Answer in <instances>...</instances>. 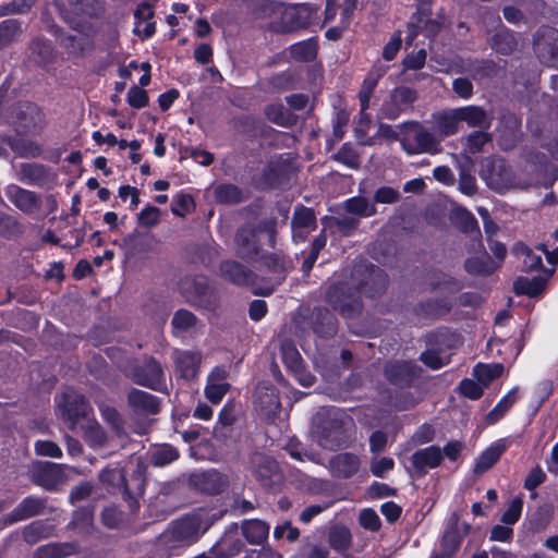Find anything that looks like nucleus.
Listing matches in <instances>:
<instances>
[{
    "label": "nucleus",
    "instance_id": "obj_1",
    "mask_svg": "<svg viewBox=\"0 0 558 558\" xmlns=\"http://www.w3.org/2000/svg\"><path fill=\"white\" fill-rule=\"evenodd\" d=\"M424 373V368L413 360H389L383 368V375L387 383L400 390L416 387ZM391 405L397 411H405L414 408L416 400L412 392L401 391L395 395Z\"/></svg>",
    "mask_w": 558,
    "mask_h": 558
},
{
    "label": "nucleus",
    "instance_id": "obj_2",
    "mask_svg": "<svg viewBox=\"0 0 558 558\" xmlns=\"http://www.w3.org/2000/svg\"><path fill=\"white\" fill-rule=\"evenodd\" d=\"M268 238V246L275 247L277 236V220L269 218L255 225H244L235 233V254L244 262H257L262 255L260 234Z\"/></svg>",
    "mask_w": 558,
    "mask_h": 558
},
{
    "label": "nucleus",
    "instance_id": "obj_3",
    "mask_svg": "<svg viewBox=\"0 0 558 558\" xmlns=\"http://www.w3.org/2000/svg\"><path fill=\"white\" fill-rule=\"evenodd\" d=\"M391 138L399 140L401 148L409 155L437 154L440 151V143L433 133L427 131L420 122L405 124L404 131L398 137L396 133Z\"/></svg>",
    "mask_w": 558,
    "mask_h": 558
},
{
    "label": "nucleus",
    "instance_id": "obj_4",
    "mask_svg": "<svg viewBox=\"0 0 558 558\" xmlns=\"http://www.w3.org/2000/svg\"><path fill=\"white\" fill-rule=\"evenodd\" d=\"M351 279L355 283L357 292L369 299L383 295L389 283L386 271L371 263L355 264L351 270Z\"/></svg>",
    "mask_w": 558,
    "mask_h": 558
},
{
    "label": "nucleus",
    "instance_id": "obj_5",
    "mask_svg": "<svg viewBox=\"0 0 558 558\" xmlns=\"http://www.w3.org/2000/svg\"><path fill=\"white\" fill-rule=\"evenodd\" d=\"M316 432L319 444L326 449L336 450L348 445L344 422L336 411H324L317 414Z\"/></svg>",
    "mask_w": 558,
    "mask_h": 558
},
{
    "label": "nucleus",
    "instance_id": "obj_6",
    "mask_svg": "<svg viewBox=\"0 0 558 558\" xmlns=\"http://www.w3.org/2000/svg\"><path fill=\"white\" fill-rule=\"evenodd\" d=\"M294 166L288 154H280L270 159L263 168L257 183L262 190H281L290 185Z\"/></svg>",
    "mask_w": 558,
    "mask_h": 558
},
{
    "label": "nucleus",
    "instance_id": "obj_7",
    "mask_svg": "<svg viewBox=\"0 0 558 558\" xmlns=\"http://www.w3.org/2000/svg\"><path fill=\"white\" fill-rule=\"evenodd\" d=\"M125 375L135 385L154 391L161 392L167 389L165 371L154 356H145L143 363L130 365Z\"/></svg>",
    "mask_w": 558,
    "mask_h": 558
},
{
    "label": "nucleus",
    "instance_id": "obj_8",
    "mask_svg": "<svg viewBox=\"0 0 558 558\" xmlns=\"http://www.w3.org/2000/svg\"><path fill=\"white\" fill-rule=\"evenodd\" d=\"M326 302L343 318H355L363 310V302L345 282H333L326 291Z\"/></svg>",
    "mask_w": 558,
    "mask_h": 558
},
{
    "label": "nucleus",
    "instance_id": "obj_9",
    "mask_svg": "<svg viewBox=\"0 0 558 558\" xmlns=\"http://www.w3.org/2000/svg\"><path fill=\"white\" fill-rule=\"evenodd\" d=\"M182 284L185 296L193 306L210 312L218 307V299L206 276L194 275L185 277Z\"/></svg>",
    "mask_w": 558,
    "mask_h": 558
},
{
    "label": "nucleus",
    "instance_id": "obj_10",
    "mask_svg": "<svg viewBox=\"0 0 558 558\" xmlns=\"http://www.w3.org/2000/svg\"><path fill=\"white\" fill-rule=\"evenodd\" d=\"M533 51L538 61L558 70V29L548 25L539 26L533 34Z\"/></svg>",
    "mask_w": 558,
    "mask_h": 558
},
{
    "label": "nucleus",
    "instance_id": "obj_11",
    "mask_svg": "<svg viewBox=\"0 0 558 558\" xmlns=\"http://www.w3.org/2000/svg\"><path fill=\"white\" fill-rule=\"evenodd\" d=\"M21 107H0V114H10L11 121H8L17 135L37 134L45 124V116L41 107H26V111L16 110Z\"/></svg>",
    "mask_w": 558,
    "mask_h": 558
},
{
    "label": "nucleus",
    "instance_id": "obj_12",
    "mask_svg": "<svg viewBox=\"0 0 558 558\" xmlns=\"http://www.w3.org/2000/svg\"><path fill=\"white\" fill-rule=\"evenodd\" d=\"M58 410L60 416L71 429L75 428L81 420L86 418L93 412L88 399L75 390L62 393L61 400L58 402Z\"/></svg>",
    "mask_w": 558,
    "mask_h": 558
},
{
    "label": "nucleus",
    "instance_id": "obj_13",
    "mask_svg": "<svg viewBox=\"0 0 558 558\" xmlns=\"http://www.w3.org/2000/svg\"><path fill=\"white\" fill-rule=\"evenodd\" d=\"M453 306L449 295L429 296L417 301L412 306V314L418 323H433L449 315Z\"/></svg>",
    "mask_w": 558,
    "mask_h": 558
},
{
    "label": "nucleus",
    "instance_id": "obj_14",
    "mask_svg": "<svg viewBox=\"0 0 558 558\" xmlns=\"http://www.w3.org/2000/svg\"><path fill=\"white\" fill-rule=\"evenodd\" d=\"M121 493L122 499L128 504L130 511L136 513L140 509L138 499L146 489V466L138 463L131 472L125 473Z\"/></svg>",
    "mask_w": 558,
    "mask_h": 558
},
{
    "label": "nucleus",
    "instance_id": "obj_15",
    "mask_svg": "<svg viewBox=\"0 0 558 558\" xmlns=\"http://www.w3.org/2000/svg\"><path fill=\"white\" fill-rule=\"evenodd\" d=\"M313 14L314 9L305 3L287 7L282 4L277 31L280 33H291L307 28L312 23Z\"/></svg>",
    "mask_w": 558,
    "mask_h": 558
},
{
    "label": "nucleus",
    "instance_id": "obj_16",
    "mask_svg": "<svg viewBox=\"0 0 558 558\" xmlns=\"http://www.w3.org/2000/svg\"><path fill=\"white\" fill-rule=\"evenodd\" d=\"M135 513H125L118 506L110 505L102 509L100 519L101 523L111 530H119L125 535H135L144 532L149 523L133 526L132 520Z\"/></svg>",
    "mask_w": 558,
    "mask_h": 558
},
{
    "label": "nucleus",
    "instance_id": "obj_17",
    "mask_svg": "<svg viewBox=\"0 0 558 558\" xmlns=\"http://www.w3.org/2000/svg\"><path fill=\"white\" fill-rule=\"evenodd\" d=\"M361 466L362 460L359 454L344 451L331 456L327 469L332 478L343 481L357 475Z\"/></svg>",
    "mask_w": 558,
    "mask_h": 558
},
{
    "label": "nucleus",
    "instance_id": "obj_18",
    "mask_svg": "<svg viewBox=\"0 0 558 558\" xmlns=\"http://www.w3.org/2000/svg\"><path fill=\"white\" fill-rule=\"evenodd\" d=\"M190 486L199 493L216 496L225 492L228 486L227 477L216 470L192 473L189 477Z\"/></svg>",
    "mask_w": 558,
    "mask_h": 558
},
{
    "label": "nucleus",
    "instance_id": "obj_19",
    "mask_svg": "<svg viewBox=\"0 0 558 558\" xmlns=\"http://www.w3.org/2000/svg\"><path fill=\"white\" fill-rule=\"evenodd\" d=\"M258 260L271 274V280L275 286L281 284L294 268L292 258L282 251L262 254Z\"/></svg>",
    "mask_w": 558,
    "mask_h": 558
},
{
    "label": "nucleus",
    "instance_id": "obj_20",
    "mask_svg": "<svg viewBox=\"0 0 558 558\" xmlns=\"http://www.w3.org/2000/svg\"><path fill=\"white\" fill-rule=\"evenodd\" d=\"M219 275L223 280L238 287L253 286L258 277L253 270L233 259L220 263Z\"/></svg>",
    "mask_w": 558,
    "mask_h": 558
},
{
    "label": "nucleus",
    "instance_id": "obj_21",
    "mask_svg": "<svg viewBox=\"0 0 558 558\" xmlns=\"http://www.w3.org/2000/svg\"><path fill=\"white\" fill-rule=\"evenodd\" d=\"M17 180L26 185L44 187L49 185L54 174L51 169L38 162H23L20 165L17 173Z\"/></svg>",
    "mask_w": 558,
    "mask_h": 558
},
{
    "label": "nucleus",
    "instance_id": "obj_22",
    "mask_svg": "<svg viewBox=\"0 0 558 558\" xmlns=\"http://www.w3.org/2000/svg\"><path fill=\"white\" fill-rule=\"evenodd\" d=\"M254 476L259 485L267 490L277 489L282 481L279 464L267 456L262 457L255 464Z\"/></svg>",
    "mask_w": 558,
    "mask_h": 558
},
{
    "label": "nucleus",
    "instance_id": "obj_23",
    "mask_svg": "<svg viewBox=\"0 0 558 558\" xmlns=\"http://www.w3.org/2000/svg\"><path fill=\"white\" fill-rule=\"evenodd\" d=\"M310 326L313 332L322 339H330L338 331V320L335 314L326 307L316 306L312 310Z\"/></svg>",
    "mask_w": 558,
    "mask_h": 558
},
{
    "label": "nucleus",
    "instance_id": "obj_24",
    "mask_svg": "<svg viewBox=\"0 0 558 558\" xmlns=\"http://www.w3.org/2000/svg\"><path fill=\"white\" fill-rule=\"evenodd\" d=\"M5 194L9 201L24 214L32 215L41 208L40 196L34 191L12 184L8 186Z\"/></svg>",
    "mask_w": 558,
    "mask_h": 558
},
{
    "label": "nucleus",
    "instance_id": "obj_25",
    "mask_svg": "<svg viewBox=\"0 0 558 558\" xmlns=\"http://www.w3.org/2000/svg\"><path fill=\"white\" fill-rule=\"evenodd\" d=\"M442 463V452L438 446L418 449L411 456V464L417 477L427 474L428 469H436Z\"/></svg>",
    "mask_w": 558,
    "mask_h": 558
},
{
    "label": "nucleus",
    "instance_id": "obj_26",
    "mask_svg": "<svg viewBox=\"0 0 558 558\" xmlns=\"http://www.w3.org/2000/svg\"><path fill=\"white\" fill-rule=\"evenodd\" d=\"M255 407L267 420H274L281 410L280 393L274 385L264 386L257 392Z\"/></svg>",
    "mask_w": 558,
    "mask_h": 558
},
{
    "label": "nucleus",
    "instance_id": "obj_27",
    "mask_svg": "<svg viewBox=\"0 0 558 558\" xmlns=\"http://www.w3.org/2000/svg\"><path fill=\"white\" fill-rule=\"evenodd\" d=\"M460 336L451 328L440 326L428 331L424 337L426 348H432L442 354L458 347Z\"/></svg>",
    "mask_w": 558,
    "mask_h": 558
},
{
    "label": "nucleus",
    "instance_id": "obj_28",
    "mask_svg": "<svg viewBox=\"0 0 558 558\" xmlns=\"http://www.w3.org/2000/svg\"><path fill=\"white\" fill-rule=\"evenodd\" d=\"M128 404L141 415H155L160 411V399L147 391L132 388L128 393Z\"/></svg>",
    "mask_w": 558,
    "mask_h": 558
},
{
    "label": "nucleus",
    "instance_id": "obj_29",
    "mask_svg": "<svg viewBox=\"0 0 558 558\" xmlns=\"http://www.w3.org/2000/svg\"><path fill=\"white\" fill-rule=\"evenodd\" d=\"M63 480V469L57 463L45 462L34 472V483L49 492L56 490Z\"/></svg>",
    "mask_w": 558,
    "mask_h": 558
},
{
    "label": "nucleus",
    "instance_id": "obj_30",
    "mask_svg": "<svg viewBox=\"0 0 558 558\" xmlns=\"http://www.w3.org/2000/svg\"><path fill=\"white\" fill-rule=\"evenodd\" d=\"M81 553L78 542H51L38 546L33 558H66Z\"/></svg>",
    "mask_w": 558,
    "mask_h": 558
},
{
    "label": "nucleus",
    "instance_id": "obj_31",
    "mask_svg": "<svg viewBox=\"0 0 558 558\" xmlns=\"http://www.w3.org/2000/svg\"><path fill=\"white\" fill-rule=\"evenodd\" d=\"M202 363V354L197 351H182L174 364L178 375L185 380L196 378Z\"/></svg>",
    "mask_w": 558,
    "mask_h": 558
},
{
    "label": "nucleus",
    "instance_id": "obj_32",
    "mask_svg": "<svg viewBox=\"0 0 558 558\" xmlns=\"http://www.w3.org/2000/svg\"><path fill=\"white\" fill-rule=\"evenodd\" d=\"M489 47L497 53L510 56L518 48V40L510 29L500 26L488 38Z\"/></svg>",
    "mask_w": 558,
    "mask_h": 558
},
{
    "label": "nucleus",
    "instance_id": "obj_33",
    "mask_svg": "<svg viewBox=\"0 0 558 558\" xmlns=\"http://www.w3.org/2000/svg\"><path fill=\"white\" fill-rule=\"evenodd\" d=\"M427 287L430 292H437L440 289L449 293H457L463 289V282L453 276L440 270L433 269L427 274Z\"/></svg>",
    "mask_w": 558,
    "mask_h": 558
},
{
    "label": "nucleus",
    "instance_id": "obj_34",
    "mask_svg": "<svg viewBox=\"0 0 558 558\" xmlns=\"http://www.w3.org/2000/svg\"><path fill=\"white\" fill-rule=\"evenodd\" d=\"M28 62L37 66L51 63L56 58L52 46L45 39L36 37L28 44Z\"/></svg>",
    "mask_w": 558,
    "mask_h": 558
},
{
    "label": "nucleus",
    "instance_id": "obj_35",
    "mask_svg": "<svg viewBox=\"0 0 558 558\" xmlns=\"http://www.w3.org/2000/svg\"><path fill=\"white\" fill-rule=\"evenodd\" d=\"M241 530L247 543L262 545L268 538L270 526L259 519H246L242 521Z\"/></svg>",
    "mask_w": 558,
    "mask_h": 558
},
{
    "label": "nucleus",
    "instance_id": "obj_36",
    "mask_svg": "<svg viewBox=\"0 0 558 558\" xmlns=\"http://www.w3.org/2000/svg\"><path fill=\"white\" fill-rule=\"evenodd\" d=\"M488 181L489 186L498 192L510 187L513 182L511 167L502 159L494 162L489 169Z\"/></svg>",
    "mask_w": 558,
    "mask_h": 558
},
{
    "label": "nucleus",
    "instance_id": "obj_37",
    "mask_svg": "<svg viewBox=\"0 0 558 558\" xmlns=\"http://www.w3.org/2000/svg\"><path fill=\"white\" fill-rule=\"evenodd\" d=\"M46 499L36 496L25 497L12 511L15 521H24L44 512Z\"/></svg>",
    "mask_w": 558,
    "mask_h": 558
},
{
    "label": "nucleus",
    "instance_id": "obj_38",
    "mask_svg": "<svg viewBox=\"0 0 558 558\" xmlns=\"http://www.w3.org/2000/svg\"><path fill=\"white\" fill-rule=\"evenodd\" d=\"M330 547L344 558H352L349 550L352 546V534L345 525L335 526L329 531Z\"/></svg>",
    "mask_w": 558,
    "mask_h": 558
},
{
    "label": "nucleus",
    "instance_id": "obj_39",
    "mask_svg": "<svg viewBox=\"0 0 558 558\" xmlns=\"http://www.w3.org/2000/svg\"><path fill=\"white\" fill-rule=\"evenodd\" d=\"M500 264H496L493 258L485 252L478 256H472L464 260V269L472 276H490Z\"/></svg>",
    "mask_w": 558,
    "mask_h": 558
},
{
    "label": "nucleus",
    "instance_id": "obj_40",
    "mask_svg": "<svg viewBox=\"0 0 558 558\" xmlns=\"http://www.w3.org/2000/svg\"><path fill=\"white\" fill-rule=\"evenodd\" d=\"M546 287V279L539 276L527 278L519 276L513 282V291L517 295H526L529 298L539 296Z\"/></svg>",
    "mask_w": 558,
    "mask_h": 558
},
{
    "label": "nucleus",
    "instance_id": "obj_41",
    "mask_svg": "<svg viewBox=\"0 0 558 558\" xmlns=\"http://www.w3.org/2000/svg\"><path fill=\"white\" fill-rule=\"evenodd\" d=\"M506 451V445L500 441L493 444L485 449L476 459L474 465L475 474H483L492 469L500 459L502 453Z\"/></svg>",
    "mask_w": 558,
    "mask_h": 558
},
{
    "label": "nucleus",
    "instance_id": "obj_42",
    "mask_svg": "<svg viewBox=\"0 0 558 558\" xmlns=\"http://www.w3.org/2000/svg\"><path fill=\"white\" fill-rule=\"evenodd\" d=\"M265 113L267 118L284 128H291L298 124L299 116L295 113L296 110H302L305 107H265Z\"/></svg>",
    "mask_w": 558,
    "mask_h": 558
},
{
    "label": "nucleus",
    "instance_id": "obj_43",
    "mask_svg": "<svg viewBox=\"0 0 558 558\" xmlns=\"http://www.w3.org/2000/svg\"><path fill=\"white\" fill-rule=\"evenodd\" d=\"M291 226L294 236L299 234V230H305L306 233L315 230L317 228V220L314 209L303 205L298 206L294 209Z\"/></svg>",
    "mask_w": 558,
    "mask_h": 558
},
{
    "label": "nucleus",
    "instance_id": "obj_44",
    "mask_svg": "<svg viewBox=\"0 0 558 558\" xmlns=\"http://www.w3.org/2000/svg\"><path fill=\"white\" fill-rule=\"evenodd\" d=\"M23 23L17 19H5L0 21V51L17 41L23 35Z\"/></svg>",
    "mask_w": 558,
    "mask_h": 558
},
{
    "label": "nucleus",
    "instance_id": "obj_45",
    "mask_svg": "<svg viewBox=\"0 0 558 558\" xmlns=\"http://www.w3.org/2000/svg\"><path fill=\"white\" fill-rule=\"evenodd\" d=\"M518 401V387L510 389L497 404L486 414L485 421L488 425L498 423L512 405Z\"/></svg>",
    "mask_w": 558,
    "mask_h": 558
},
{
    "label": "nucleus",
    "instance_id": "obj_46",
    "mask_svg": "<svg viewBox=\"0 0 558 558\" xmlns=\"http://www.w3.org/2000/svg\"><path fill=\"white\" fill-rule=\"evenodd\" d=\"M126 470L121 466H106L99 474L100 482L108 487V492L120 494L125 478Z\"/></svg>",
    "mask_w": 558,
    "mask_h": 558
},
{
    "label": "nucleus",
    "instance_id": "obj_47",
    "mask_svg": "<svg viewBox=\"0 0 558 558\" xmlns=\"http://www.w3.org/2000/svg\"><path fill=\"white\" fill-rule=\"evenodd\" d=\"M506 64V60H504V65H500L493 60L485 59L472 63L470 71L474 80L493 78L505 72Z\"/></svg>",
    "mask_w": 558,
    "mask_h": 558
},
{
    "label": "nucleus",
    "instance_id": "obj_48",
    "mask_svg": "<svg viewBox=\"0 0 558 558\" xmlns=\"http://www.w3.org/2000/svg\"><path fill=\"white\" fill-rule=\"evenodd\" d=\"M214 196L221 205H238L244 201L242 189L233 183L218 184L214 190Z\"/></svg>",
    "mask_w": 558,
    "mask_h": 558
},
{
    "label": "nucleus",
    "instance_id": "obj_49",
    "mask_svg": "<svg viewBox=\"0 0 558 558\" xmlns=\"http://www.w3.org/2000/svg\"><path fill=\"white\" fill-rule=\"evenodd\" d=\"M179 458V450L170 444L159 445L149 453L150 464L157 468L169 465Z\"/></svg>",
    "mask_w": 558,
    "mask_h": 558
},
{
    "label": "nucleus",
    "instance_id": "obj_50",
    "mask_svg": "<svg viewBox=\"0 0 558 558\" xmlns=\"http://www.w3.org/2000/svg\"><path fill=\"white\" fill-rule=\"evenodd\" d=\"M318 44L315 38L294 44L290 47V56L299 62H312L317 58Z\"/></svg>",
    "mask_w": 558,
    "mask_h": 558
},
{
    "label": "nucleus",
    "instance_id": "obj_51",
    "mask_svg": "<svg viewBox=\"0 0 558 558\" xmlns=\"http://www.w3.org/2000/svg\"><path fill=\"white\" fill-rule=\"evenodd\" d=\"M199 522L195 518H182L172 523L171 533L178 541H187L198 534Z\"/></svg>",
    "mask_w": 558,
    "mask_h": 558
},
{
    "label": "nucleus",
    "instance_id": "obj_52",
    "mask_svg": "<svg viewBox=\"0 0 558 558\" xmlns=\"http://www.w3.org/2000/svg\"><path fill=\"white\" fill-rule=\"evenodd\" d=\"M504 371L505 366L501 363H477L473 368V375L482 386L487 387L493 380L501 377Z\"/></svg>",
    "mask_w": 558,
    "mask_h": 558
},
{
    "label": "nucleus",
    "instance_id": "obj_53",
    "mask_svg": "<svg viewBox=\"0 0 558 558\" xmlns=\"http://www.w3.org/2000/svg\"><path fill=\"white\" fill-rule=\"evenodd\" d=\"M434 119L436 129L442 136H451L458 132L460 118L457 108L452 111L434 114Z\"/></svg>",
    "mask_w": 558,
    "mask_h": 558
},
{
    "label": "nucleus",
    "instance_id": "obj_54",
    "mask_svg": "<svg viewBox=\"0 0 558 558\" xmlns=\"http://www.w3.org/2000/svg\"><path fill=\"white\" fill-rule=\"evenodd\" d=\"M244 548V543L238 538L225 535L214 547L217 558H232Z\"/></svg>",
    "mask_w": 558,
    "mask_h": 558
},
{
    "label": "nucleus",
    "instance_id": "obj_55",
    "mask_svg": "<svg viewBox=\"0 0 558 558\" xmlns=\"http://www.w3.org/2000/svg\"><path fill=\"white\" fill-rule=\"evenodd\" d=\"M51 31L57 35L60 45L66 49L69 53H81L87 43V38L84 34L64 35L58 26H52Z\"/></svg>",
    "mask_w": 558,
    "mask_h": 558
},
{
    "label": "nucleus",
    "instance_id": "obj_56",
    "mask_svg": "<svg viewBox=\"0 0 558 558\" xmlns=\"http://www.w3.org/2000/svg\"><path fill=\"white\" fill-rule=\"evenodd\" d=\"M8 145L22 158H36L39 157L43 151L40 145L37 143L20 137H10Z\"/></svg>",
    "mask_w": 558,
    "mask_h": 558
},
{
    "label": "nucleus",
    "instance_id": "obj_57",
    "mask_svg": "<svg viewBox=\"0 0 558 558\" xmlns=\"http://www.w3.org/2000/svg\"><path fill=\"white\" fill-rule=\"evenodd\" d=\"M513 251L517 255L524 256L523 268L526 271H537L543 269L542 256L533 253V251L524 243H517L513 246Z\"/></svg>",
    "mask_w": 558,
    "mask_h": 558
},
{
    "label": "nucleus",
    "instance_id": "obj_58",
    "mask_svg": "<svg viewBox=\"0 0 558 558\" xmlns=\"http://www.w3.org/2000/svg\"><path fill=\"white\" fill-rule=\"evenodd\" d=\"M344 208L350 214L366 218L376 214L374 205H369L367 198L363 196H353L344 202Z\"/></svg>",
    "mask_w": 558,
    "mask_h": 558
},
{
    "label": "nucleus",
    "instance_id": "obj_59",
    "mask_svg": "<svg viewBox=\"0 0 558 558\" xmlns=\"http://www.w3.org/2000/svg\"><path fill=\"white\" fill-rule=\"evenodd\" d=\"M282 362L287 368L294 373L303 371V359L295 345L291 342H284L281 345Z\"/></svg>",
    "mask_w": 558,
    "mask_h": 558
},
{
    "label": "nucleus",
    "instance_id": "obj_60",
    "mask_svg": "<svg viewBox=\"0 0 558 558\" xmlns=\"http://www.w3.org/2000/svg\"><path fill=\"white\" fill-rule=\"evenodd\" d=\"M457 112L460 122L465 121L469 126H483L487 121L483 107H457Z\"/></svg>",
    "mask_w": 558,
    "mask_h": 558
},
{
    "label": "nucleus",
    "instance_id": "obj_61",
    "mask_svg": "<svg viewBox=\"0 0 558 558\" xmlns=\"http://www.w3.org/2000/svg\"><path fill=\"white\" fill-rule=\"evenodd\" d=\"M233 126L238 133L245 135L247 138H255L262 134L258 121L250 116L234 118Z\"/></svg>",
    "mask_w": 558,
    "mask_h": 558
},
{
    "label": "nucleus",
    "instance_id": "obj_62",
    "mask_svg": "<svg viewBox=\"0 0 558 558\" xmlns=\"http://www.w3.org/2000/svg\"><path fill=\"white\" fill-rule=\"evenodd\" d=\"M94 520V506L87 505L74 510L72 520L68 523V530L90 526Z\"/></svg>",
    "mask_w": 558,
    "mask_h": 558
},
{
    "label": "nucleus",
    "instance_id": "obj_63",
    "mask_svg": "<svg viewBox=\"0 0 558 558\" xmlns=\"http://www.w3.org/2000/svg\"><path fill=\"white\" fill-rule=\"evenodd\" d=\"M441 352H438L432 348H426L421 352L418 361L422 362L426 367L437 371L448 365L450 360L444 359Z\"/></svg>",
    "mask_w": 558,
    "mask_h": 558
},
{
    "label": "nucleus",
    "instance_id": "obj_64",
    "mask_svg": "<svg viewBox=\"0 0 558 558\" xmlns=\"http://www.w3.org/2000/svg\"><path fill=\"white\" fill-rule=\"evenodd\" d=\"M197 323V317L191 311L185 308L178 310L172 317L171 325L180 331H187Z\"/></svg>",
    "mask_w": 558,
    "mask_h": 558
}]
</instances>
